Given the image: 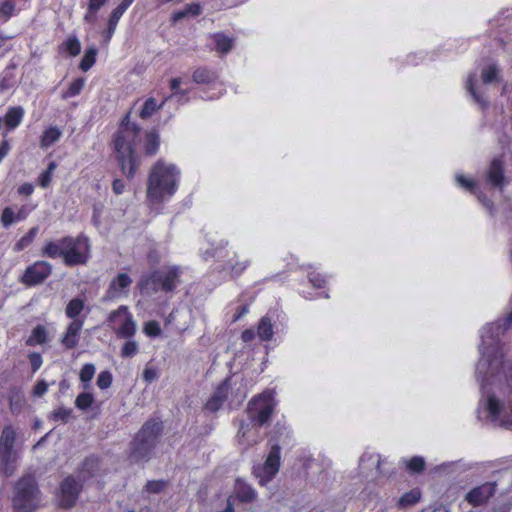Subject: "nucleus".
<instances>
[{"instance_id": "1", "label": "nucleus", "mask_w": 512, "mask_h": 512, "mask_svg": "<svg viewBox=\"0 0 512 512\" xmlns=\"http://www.w3.org/2000/svg\"><path fill=\"white\" fill-rule=\"evenodd\" d=\"M500 326H491L482 335L483 358L477 365L479 374H487L483 380L487 385L497 387L504 394L509 395L508 406L501 403L493 391L488 396L486 409L494 421L500 425L512 429V363L503 360L502 350L498 346V331Z\"/></svg>"}, {"instance_id": "2", "label": "nucleus", "mask_w": 512, "mask_h": 512, "mask_svg": "<svg viewBox=\"0 0 512 512\" xmlns=\"http://www.w3.org/2000/svg\"><path fill=\"white\" fill-rule=\"evenodd\" d=\"M139 135V129L129 123V115L122 121L121 127L114 139V149L123 173L132 178L139 162L134 151V144Z\"/></svg>"}, {"instance_id": "3", "label": "nucleus", "mask_w": 512, "mask_h": 512, "mask_svg": "<svg viewBox=\"0 0 512 512\" xmlns=\"http://www.w3.org/2000/svg\"><path fill=\"white\" fill-rule=\"evenodd\" d=\"M179 171L175 165L158 160L151 168L147 181V196L159 202L172 196L177 189Z\"/></svg>"}, {"instance_id": "4", "label": "nucleus", "mask_w": 512, "mask_h": 512, "mask_svg": "<svg viewBox=\"0 0 512 512\" xmlns=\"http://www.w3.org/2000/svg\"><path fill=\"white\" fill-rule=\"evenodd\" d=\"M162 430V425L157 421H147L137 433L130 446V459L138 463L148 460L152 449Z\"/></svg>"}, {"instance_id": "5", "label": "nucleus", "mask_w": 512, "mask_h": 512, "mask_svg": "<svg viewBox=\"0 0 512 512\" xmlns=\"http://www.w3.org/2000/svg\"><path fill=\"white\" fill-rule=\"evenodd\" d=\"M17 429L6 425L0 435V471L11 476L16 470L19 450L16 445Z\"/></svg>"}, {"instance_id": "6", "label": "nucleus", "mask_w": 512, "mask_h": 512, "mask_svg": "<svg viewBox=\"0 0 512 512\" xmlns=\"http://www.w3.org/2000/svg\"><path fill=\"white\" fill-rule=\"evenodd\" d=\"M39 504L38 490L31 476L21 478L13 497V508L16 512H32Z\"/></svg>"}, {"instance_id": "7", "label": "nucleus", "mask_w": 512, "mask_h": 512, "mask_svg": "<svg viewBox=\"0 0 512 512\" xmlns=\"http://www.w3.org/2000/svg\"><path fill=\"white\" fill-rule=\"evenodd\" d=\"M275 405L273 392H264L249 402V418L258 426L267 425L271 421Z\"/></svg>"}, {"instance_id": "8", "label": "nucleus", "mask_w": 512, "mask_h": 512, "mask_svg": "<svg viewBox=\"0 0 512 512\" xmlns=\"http://www.w3.org/2000/svg\"><path fill=\"white\" fill-rule=\"evenodd\" d=\"M64 250V263L68 266L84 264L87 261L89 253V241L85 236H78L76 238L66 237L63 238Z\"/></svg>"}, {"instance_id": "9", "label": "nucleus", "mask_w": 512, "mask_h": 512, "mask_svg": "<svg viewBox=\"0 0 512 512\" xmlns=\"http://www.w3.org/2000/svg\"><path fill=\"white\" fill-rule=\"evenodd\" d=\"M179 276L178 268L171 267L164 274L155 272L149 278H142L139 286L142 290L158 291L159 288L165 291H171L175 288V281Z\"/></svg>"}, {"instance_id": "10", "label": "nucleus", "mask_w": 512, "mask_h": 512, "mask_svg": "<svg viewBox=\"0 0 512 512\" xmlns=\"http://www.w3.org/2000/svg\"><path fill=\"white\" fill-rule=\"evenodd\" d=\"M109 321L113 324V329L118 336L129 338L136 332V324L128 313L126 306H120L117 310L111 312Z\"/></svg>"}, {"instance_id": "11", "label": "nucleus", "mask_w": 512, "mask_h": 512, "mask_svg": "<svg viewBox=\"0 0 512 512\" xmlns=\"http://www.w3.org/2000/svg\"><path fill=\"white\" fill-rule=\"evenodd\" d=\"M280 468V448L273 446L265 463L254 469L255 476L259 479L260 485L270 482L278 473Z\"/></svg>"}, {"instance_id": "12", "label": "nucleus", "mask_w": 512, "mask_h": 512, "mask_svg": "<svg viewBox=\"0 0 512 512\" xmlns=\"http://www.w3.org/2000/svg\"><path fill=\"white\" fill-rule=\"evenodd\" d=\"M132 279L127 273H119L109 284L105 299L114 300L122 296H128Z\"/></svg>"}, {"instance_id": "13", "label": "nucleus", "mask_w": 512, "mask_h": 512, "mask_svg": "<svg viewBox=\"0 0 512 512\" xmlns=\"http://www.w3.org/2000/svg\"><path fill=\"white\" fill-rule=\"evenodd\" d=\"M51 265L45 261L36 262L29 267L23 276V282L27 285H35L43 282L50 274Z\"/></svg>"}, {"instance_id": "14", "label": "nucleus", "mask_w": 512, "mask_h": 512, "mask_svg": "<svg viewBox=\"0 0 512 512\" xmlns=\"http://www.w3.org/2000/svg\"><path fill=\"white\" fill-rule=\"evenodd\" d=\"M80 486L78 482L71 478L67 477L61 483V494H60V505L64 508H70L74 505Z\"/></svg>"}, {"instance_id": "15", "label": "nucleus", "mask_w": 512, "mask_h": 512, "mask_svg": "<svg viewBox=\"0 0 512 512\" xmlns=\"http://www.w3.org/2000/svg\"><path fill=\"white\" fill-rule=\"evenodd\" d=\"M83 328V321L80 319L73 320L67 327L61 338V344L66 349H72L78 345L79 333Z\"/></svg>"}, {"instance_id": "16", "label": "nucleus", "mask_w": 512, "mask_h": 512, "mask_svg": "<svg viewBox=\"0 0 512 512\" xmlns=\"http://www.w3.org/2000/svg\"><path fill=\"white\" fill-rule=\"evenodd\" d=\"M494 485L484 484L474 488L466 495V500L474 506L486 502L494 494Z\"/></svg>"}, {"instance_id": "17", "label": "nucleus", "mask_w": 512, "mask_h": 512, "mask_svg": "<svg viewBox=\"0 0 512 512\" xmlns=\"http://www.w3.org/2000/svg\"><path fill=\"white\" fill-rule=\"evenodd\" d=\"M228 394L227 382L220 384L207 401L205 408L211 412H216L224 403Z\"/></svg>"}, {"instance_id": "18", "label": "nucleus", "mask_w": 512, "mask_h": 512, "mask_svg": "<svg viewBox=\"0 0 512 512\" xmlns=\"http://www.w3.org/2000/svg\"><path fill=\"white\" fill-rule=\"evenodd\" d=\"M133 0H123L111 13L110 19L108 21V31H107V40H109L118 24L123 13L128 9V7L132 4Z\"/></svg>"}, {"instance_id": "19", "label": "nucleus", "mask_w": 512, "mask_h": 512, "mask_svg": "<svg viewBox=\"0 0 512 512\" xmlns=\"http://www.w3.org/2000/svg\"><path fill=\"white\" fill-rule=\"evenodd\" d=\"M25 218L26 214L24 212V208H20L18 211H15L13 207H6L2 211L0 221L4 228H8L14 222Z\"/></svg>"}, {"instance_id": "20", "label": "nucleus", "mask_w": 512, "mask_h": 512, "mask_svg": "<svg viewBox=\"0 0 512 512\" xmlns=\"http://www.w3.org/2000/svg\"><path fill=\"white\" fill-rule=\"evenodd\" d=\"M488 179L493 185L502 187L504 183V177L503 166L500 159H494L492 161L488 171Z\"/></svg>"}, {"instance_id": "21", "label": "nucleus", "mask_w": 512, "mask_h": 512, "mask_svg": "<svg viewBox=\"0 0 512 512\" xmlns=\"http://www.w3.org/2000/svg\"><path fill=\"white\" fill-rule=\"evenodd\" d=\"M160 145V136L156 130L147 131L145 134L144 150L148 156L154 155Z\"/></svg>"}, {"instance_id": "22", "label": "nucleus", "mask_w": 512, "mask_h": 512, "mask_svg": "<svg viewBox=\"0 0 512 512\" xmlns=\"http://www.w3.org/2000/svg\"><path fill=\"white\" fill-rule=\"evenodd\" d=\"M239 443L245 445L247 447L252 446L258 442V431L254 430L253 435H251V429L248 425H242L238 432Z\"/></svg>"}, {"instance_id": "23", "label": "nucleus", "mask_w": 512, "mask_h": 512, "mask_svg": "<svg viewBox=\"0 0 512 512\" xmlns=\"http://www.w3.org/2000/svg\"><path fill=\"white\" fill-rule=\"evenodd\" d=\"M48 333L44 326L38 325L36 326L29 338L26 341V344L29 346H35L38 344H44L48 340Z\"/></svg>"}, {"instance_id": "24", "label": "nucleus", "mask_w": 512, "mask_h": 512, "mask_svg": "<svg viewBox=\"0 0 512 512\" xmlns=\"http://www.w3.org/2000/svg\"><path fill=\"white\" fill-rule=\"evenodd\" d=\"M23 115H24L23 108H21V107L9 108V110L7 111L6 116H5L6 125L11 129L17 127L20 124Z\"/></svg>"}, {"instance_id": "25", "label": "nucleus", "mask_w": 512, "mask_h": 512, "mask_svg": "<svg viewBox=\"0 0 512 512\" xmlns=\"http://www.w3.org/2000/svg\"><path fill=\"white\" fill-rule=\"evenodd\" d=\"M64 250L63 239H61L58 242H49L45 246L43 253L51 258L62 257L64 259Z\"/></svg>"}, {"instance_id": "26", "label": "nucleus", "mask_w": 512, "mask_h": 512, "mask_svg": "<svg viewBox=\"0 0 512 512\" xmlns=\"http://www.w3.org/2000/svg\"><path fill=\"white\" fill-rule=\"evenodd\" d=\"M97 56L96 47L92 46L85 51V54L80 62L79 68L86 72L88 71L95 63Z\"/></svg>"}, {"instance_id": "27", "label": "nucleus", "mask_w": 512, "mask_h": 512, "mask_svg": "<svg viewBox=\"0 0 512 512\" xmlns=\"http://www.w3.org/2000/svg\"><path fill=\"white\" fill-rule=\"evenodd\" d=\"M61 136V131L58 128L51 127L47 129L41 139V146L43 148H48L55 142L59 140Z\"/></svg>"}, {"instance_id": "28", "label": "nucleus", "mask_w": 512, "mask_h": 512, "mask_svg": "<svg viewBox=\"0 0 512 512\" xmlns=\"http://www.w3.org/2000/svg\"><path fill=\"white\" fill-rule=\"evenodd\" d=\"M258 336L262 340H269L273 334L272 323L269 318L263 317L258 325Z\"/></svg>"}, {"instance_id": "29", "label": "nucleus", "mask_w": 512, "mask_h": 512, "mask_svg": "<svg viewBox=\"0 0 512 512\" xmlns=\"http://www.w3.org/2000/svg\"><path fill=\"white\" fill-rule=\"evenodd\" d=\"M63 47L70 56H77L81 51V43L75 36H69L64 42Z\"/></svg>"}, {"instance_id": "30", "label": "nucleus", "mask_w": 512, "mask_h": 512, "mask_svg": "<svg viewBox=\"0 0 512 512\" xmlns=\"http://www.w3.org/2000/svg\"><path fill=\"white\" fill-rule=\"evenodd\" d=\"M83 307H84V304H83V301L78 299V298H75V299H72L67 307H66V315L75 320L77 319L76 317L81 313V311L83 310Z\"/></svg>"}, {"instance_id": "31", "label": "nucleus", "mask_w": 512, "mask_h": 512, "mask_svg": "<svg viewBox=\"0 0 512 512\" xmlns=\"http://www.w3.org/2000/svg\"><path fill=\"white\" fill-rule=\"evenodd\" d=\"M85 81L83 78L75 79L69 88L62 94L63 99H68L77 96L83 89Z\"/></svg>"}, {"instance_id": "32", "label": "nucleus", "mask_w": 512, "mask_h": 512, "mask_svg": "<svg viewBox=\"0 0 512 512\" xmlns=\"http://www.w3.org/2000/svg\"><path fill=\"white\" fill-rule=\"evenodd\" d=\"M38 233V227H33L15 244V250L21 251L28 247L35 239Z\"/></svg>"}, {"instance_id": "33", "label": "nucleus", "mask_w": 512, "mask_h": 512, "mask_svg": "<svg viewBox=\"0 0 512 512\" xmlns=\"http://www.w3.org/2000/svg\"><path fill=\"white\" fill-rule=\"evenodd\" d=\"M57 165L55 162H50L46 171L42 172L38 178V184L43 187L47 188L52 180L53 172L55 171Z\"/></svg>"}, {"instance_id": "34", "label": "nucleus", "mask_w": 512, "mask_h": 512, "mask_svg": "<svg viewBox=\"0 0 512 512\" xmlns=\"http://www.w3.org/2000/svg\"><path fill=\"white\" fill-rule=\"evenodd\" d=\"M162 106L161 105H157V102L155 100V98H148L144 105H143V108L142 110L140 111V114L139 116L142 118V119H147L149 118L157 109H159L160 107Z\"/></svg>"}, {"instance_id": "35", "label": "nucleus", "mask_w": 512, "mask_h": 512, "mask_svg": "<svg viewBox=\"0 0 512 512\" xmlns=\"http://www.w3.org/2000/svg\"><path fill=\"white\" fill-rule=\"evenodd\" d=\"M237 497L241 502L249 503L255 499L256 493L251 487L240 485L237 490Z\"/></svg>"}, {"instance_id": "36", "label": "nucleus", "mask_w": 512, "mask_h": 512, "mask_svg": "<svg viewBox=\"0 0 512 512\" xmlns=\"http://www.w3.org/2000/svg\"><path fill=\"white\" fill-rule=\"evenodd\" d=\"M139 352V345L134 340H129L124 343L121 348V357L132 358Z\"/></svg>"}, {"instance_id": "37", "label": "nucleus", "mask_w": 512, "mask_h": 512, "mask_svg": "<svg viewBox=\"0 0 512 512\" xmlns=\"http://www.w3.org/2000/svg\"><path fill=\"white\" fill-rule=\"evenodd\" d=\"M216 40V49L220 51L221 53H227L232 49V39L222 35L218 34L215 36Z\"/></svg>"}, {"instance_id": "38", "label": "nucleus", "mask_w": 512, "mask_h": 512, "mask_svg": "<svg viewBox=\"0 0 512 512\" xmlns=\"http://www.w3.org/2000/svg\"><path fill=\"white\" fill-rule=\"evenodd\" d=\"M420 499V492L417 490L405 493L399 500V504L402 507L412 506L417 503Z\"/></svg>"}, {"instance_id": "39", "label": "nucleus", "mask_w": 512, "mask_h": 512, "mask_svg": "<svg viewBox=\"0 0 512 512\" xmlns=\"http://www.w3.org/2000/svg\"><path fill=\"white\" fill-rule=\"evenodd\" d=\"M93 401H94V398H93L92 394L81 393L77 396V398L75 400V405L77 408H79L81 410H85L91 406Z\"/></svg>"}, {"instance_id": "40", "label": "nucleus", "mask_w": 512, "mask_h": 512, "mask_svg": "<svg viewBox=\"0 0 512 512\" xmlns=\"http://www.w3.org/2000/svg\"><path fill=\"white\" fill-rule=\"evenodd\" d=\"M15 4L12 0H5L0 6V17L7 21L13 14Z\"/></svg>"}, {"instance_id": "41", "label": "nucleus", "mask_w": 512, "mask_h": 512, "mask_svg": "<svg viewBox=\"0 0 512 512\" xmlns=\"http://www.w3.org/2000/svg\"><path fill=\"white\" fill-rule=\"evenodd\" d=\"M95 374V366L93 364H85L79 374L80 380L83 383H89Z\"/></svg>"}, {"instance_id": "42", "label": "nucleus", "mask_w": 512, "mask_h": 512, "mask_svg": "<svg viewBox=\"0 0 512 512\" xmlns=\"http://www.w3.org/2000/svg\"><path fill=\"white\" fill-rule=\"evenodd\" d=\"M498 70L495 66H489L482 72V81L486 84L493 83L497 80Z\"/></svg>"}, {"instance_id": "43", "label": "nucleus", "mask_w": 512, "mask_h": 512, "mask_svg": "<svg viewBox=\"0 0 512 512\" xmlns=\"http://www.w3.org/2000/svg\"><path fill=\"white\" fill-rule=\"evenodd\" d=\"M112 383V375L109 371H102L97 378V385L100 389L110 387Z\"/></svg>"}, {"instance_id": "44", "label": "nucleus", "mask_w": 512, "mask_h": 512, "mask_svg": "<svg viewBox=\"0 0 512 512\" xmlns=\"http://www.w3.org/2000/svg\"><path fill=\"white\" fill-rule=\"evenodd\" d=\"M193 80L197 83H207L211 80V74L206 69H197L193 73Z\"/></svg>"}, {"instance_id": "45", "label": "nucleus", "mask_w": 512, "mask_h": 512, "mask_svg": "<svg viewBox=\"0 0 512 512\" xmlns=\"http://www.w3.org/2000/svg\"><path fill=\"white\" fill-rule=\"evenodd\" d=\"M144 332L148 336H158L161 333V329L159 323L156 321H149L144 326Z\"/></svg>"}, {"instance_id": "46", "label": "nucleus", "mask_w": 512, "mask_h": 512, "mask_svg": "<svg viewBox=\"0 0 512 512\" xmlns=\"http://www.w3.org/2000/svg\"><path fill=\"white\" fill-rule=\"evenodd\" d=\"M425 462L421 457H413L407 464L409 470L413 472H420L424 469Z\"/></svg>"}, {"instance_id": "47", "label": "nucleus", "mask_w": 512, "mask_h": 512, "mask_svg": "<svg viewBox=\"0 0 512 512\" xmlns=\"http://www.w3.org/2000/svg\"><path fill=\"white\" fill-rule=\"evenodd\" d=\"M165 485L164 481H149L145 488L150 493H159L164 489Z\"/></svg>"}, {"instance_id": "48", "label": "nucleus", "mask_w": 512, "mask_h": 512, "mask_svg": "<svg viewBox=\"0 0 512 512\" xmlns=\"http://www.w3.org/2000/svg\"><path fill=\"white\" fill-rule=\"evenodd\" d=\"M71 413L72 411L70 409L59 408L54 411L53 415L55 420H62L66 422L70 418Z\"/></svg>"}, {"instance_id": "49", "label": "nucleus", "mask_w": 512, "mask_h": 512, "mask_svg": "<svg viewBox=\"0 0 512 512\" xmlns=\"http://www.w3.org/2000/svg\"><path fill=\"white\" fill-rule=\"evenodd\" d=\"M30 363L33 371H37L42 365V358L37 353H32L29 355Z\"/></svg>"}, {"instance_id": "50", "label": "nucleus", "mask_w": 512, "mask_h": 512, "mask_svg": "<svg viewBox=\"0 0 512 512\" xmlns=\"http://www.w3.org/2000/svg\"><path fill=\"white\" fill-rule=\"evenodd\" d=\"M48 385L45 381H38L34 387L33 393L35 396H42L46 393Z\"/></svg>"}, {"instance_id": "51", "label": "nucleus", "mask_w": 512, "mask_h": 512, "mask_svg": "<svg viewBox=\"0 0 512 512\" xmlns=\"http://www.w3.org/2000/svg\"><path fill=\"white\" fill-rule=\"evenodd\" d=\"M106 2V0H90L89 1V12L96 13Z\"/></svg>"}, {"instance_id": "52", "label": "nucleus", "mask_w": 512, "mask_h": 512, "mask_svg": "<svg viewBox=\"0 0 512 512\" xmlns=\"http://www.w3.org/2000/svg\"><path fill=\"white\" fill-rule=\"evenodd\" d=\"M185 10L187 12V16L188 15L197 16V15H199L201 13L200 5L199 4H195V3L187 5Z\"/></svg>"}, {"instance_id": "53", "label": "nucleus", "mask_w": 512, "mask_h": 512, "mask_svg": "<svg viewBox=\"0 0 512 512\" xmlns=\"http://www.w3.org/2000/svg\"><path fill=\"white\" fill-rule=\"evenodd\" d=\"M33 191L34 187L29 183H25L18 188V193L26 196L31 195Z\"/></svg>"}, {"instance_id": "54", "label": "nucleus", "mask_w": 512, "mask_h": 512, "mask_svg": "<svg viewBox=\"0 0 512 512\" xmlns=\"http://www.w3.org/2000/svg\"><path fill=\"white\" fill-rule=\"evenodd\" d=\"M112 188L114 193L119 195L124 191L125 185L122 180L117 179L113 182Z\"/></svg>"}, {"instance_id": "55", "label": "nucleus", "mask_w": 512, "mask_h": 512, "mask_svg": "<svg viewBox=\"0 0 512 512\" xmlns=\"http://www.w3.org/2000/svg\"><path fill=\"white\" fill-rule=\"evenodd\" d=\"M457 182L464 188L466 189H472L473 187V182L464 178L463 176L459 175L457 176Z\"/></svg>"}, {"instance_id": "56", "label": "nucleus", "mask_w": 512, "mask_h": 512, "mask_svg": "<svg viewBox=\"0 0 512 512\" xmlns=\"http://www.w3.org/2000/svg\"><path fill=\"white\" fill-rule=\"evenodd\" d=\"M143 376L146 381L151 382L156 379V372L153 369H145Z\"/></svg>"}, {"instance_id": "57", "label": "nucleus", "mask_w": 512, "mask_h": 512, "mask_svg": "<svg viewBox=\"0 0 512 512\" xmlns=\"http://www.w3.org/2000/svg\"><path fill=\"white\" fill-rule=\"evenodd\" d=\"M254 336H255V334H254L253 330H251V329H247V330H245V331L242 333V336H241V337H242V340H243L244 342H250L251 340H253V339H254Z\"/></svg>"}, {"instance_id": "58", "label": "nucleus", "mask_w": 512, "mask_h": 512, "mask_svg": "<svg viewBox=\"0 0 512 512\" xmlns=\"http://www.w3.org/2000/svg\"><path fill=\"white\" fill-rule=\"evenodd\" d=\"M467 89L471 93V95L478 101L479 99H478V96H477V94L475 92L474 83H473V79L472 78L468 79Z\"/></svg>"}, {"instance_id": "59", "label": "nucleus", "mask_w": 512, "mask_h": 512, "mask_svg": "<svg viewBox=\"0 0 512 512\" xmlns=\"http://www.w3.org/2000/svg\"><path fill=\"white\" fill-rule=\"evenodd\" d=\"M187 16V12L186 10H181V11H178L176 13L173 14V20L176 22V21H179L181 19H183L184 17Z\"/></svg>"}, {"instance_id": "60", "label": "nucleus", "mask_w": 512, "mask_h": 512, "mask_svg": "<svg viewBox=\"0 0 512 512\" xmlns=\"http://www.w3.org/2000/svg\"><path fill=\"white\" fill-rule=\"evenodd\" d=\"M181 81L179 78H174L171 80L170 86L173 91H176L180 87Z\"/></svg>"}, {"instance_id": "61", "label": "nucleus", "mask_w": 512, "mask_h": 512, "mask_svg": "<svg viewBox=\"0 0 512 512\" xmlns=\"http://www.w3.org/2000/svg\"><path fill=\"white\" fill-rule=\"evenodd\" d=\"M247 312H248V308L246 306H243L241 308V311L239 312V314L236 316L235 320H237L239 317L245 315Z\"/></svg>"}, {"instance_id": "62", "label": "nucleus", "mask_w": 512, "mask_h": 512, "mask_svg": "<svg viewBox=\"0 0 512 512\" xmlns=\"http://www.w3.org/2000/svg\"><path fill=\"white\" fill-rule=\"evenodd\" d=\"M94 14H95V13H90V12L88 11V12H87V14H86V15H85V17H84L85 21H87V22H91V21L93 20V18H94Z\"/></svg>"}, {"instance_id": "63", "label": "nucleus", "mask_w": 512, "mask_h": 512, "mask_svg": "<svg viewBox=\"0 0 512 512\" xmlns=\"http://www.w3.org/2000/svg\"><path fill=\"white\" fill-rule=\"evenodd\" d=\"M507 322H508L509 324H512V313L510 314L509 318L507 319Z\"/></svg>"}]
</instances>
